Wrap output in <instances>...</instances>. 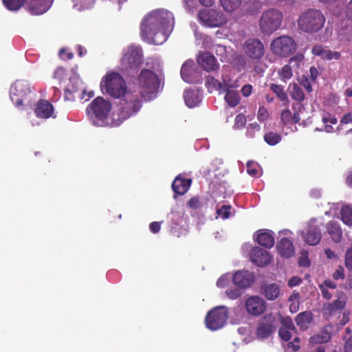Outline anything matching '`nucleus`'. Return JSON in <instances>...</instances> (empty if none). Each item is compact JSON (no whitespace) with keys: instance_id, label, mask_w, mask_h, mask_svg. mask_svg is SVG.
<instances>
[{"instance_id":"9d476101","label":"nucleus","mask_w":352,"mask_h":352,"mask_svg":"<svg viewBox=\"0 0 352 352\" xmlns=\"http://www.w3.org/2000/svg\"><path fill=\"white\" fill-rule=\"evenodd\" d=\"M143 62L142 48L139 45H131L123 50L121 67L123 70H135Z\"/></svg>"},{"instance_id":"5fc2aeb1","label":"nucleus","mask_w":352,"mask_h":352,"mask_svg":"<svg viewBox=\"0 0 352 352\" xmlns=\"http://www.w3.org/2000/svg\"><path fill=\"white\" fill-rule=\"evenodd\" d=\"M299 338L295 337L293 342H289L284 346L285 352H296L300 349Z\"/></svg>"},{"instance_id":"58836bf2","label":"nucleus","mask_w":352,"mask_h":352,"mask_svg":"<svg viewBox=\"0 0 352 352\" xmlns=\"http://www.w3.org/2000/svg\"><path fill=\"white\" fill-rule=\"evenodd\" d=\"M206 86L209 92L217 91L219 93H223L221 82L211 76L206 78Z\"/></svg>"},{"instance_id":"20e7f679","label":"nucleus","mask_w":352,"mask_h":352,"mask_svg":"<svg viewBox=\"0 0 352 352\" xmlns=\"http://www.w3.org/2000/svg\"><path fill=\"white\" fill-rule=\"evenodd\" d=\"M119 99L116 111L120 125L126 119L135 116L142 107L139 95L131 91L125 92Z\"/></svg>"},{"instance_id":"774afa93","label":"nucleus","mask_w":352,"mask_h":352,"mask_svg":"<svg viewBox=\"0 0 352 352\" xmlns=\"http://www.w3.org/2000/svg\"><path fill=\"white\" fill-rule=\"evenodd\" d=\"M335 280L343 279L344 278V268L340 266L333 274Z\"/></svg>"},{"instance_id":"3c124183","label":"nucleus","mask_w":352,"mask_h":352,"mask_svg":"<svg viewBox=\"0 0 352 352\" xmlns=\"http://www.w3.org/2000/svg\"><path fill=\"white\" fill-rule=\"evenodd\" d=\"M231 206L229 205H223L221 208H217V218L227 219L231 214Z\"/></svg>"},{"instance_id":"cd10ccee","label":"nucleus","mask_w":352,"mask_h":352,"mask_svg":"<svg viewBox=\"0 0 352 352\" xmlns=\"http://www.w3.org/2000/svg\"><path fill=\"white\" fill-rule=\"evenodd\" d=\"M199 65L206 71H214L219 68V65L214 56L208 52H204L197 56Z\"/></svg>"},{"instance_id":"5701e85b","label":"nucleus","mask_w":352,"mask_h":352,"mask_svg":"<svg viewBox=\"0 0 352 352\" xmlns=\"http://www.w3.org/2000/svg\"><path fill=\"white\" fill-rule=\"evenodd\" d=\"M312 54L316 56L320 57L327 61L337 60L340 57V53L329 50L327 47L321 45H316L312 47Z\"/></svg>"},{"instance_id":"6e6552de","label":"nucleus","mask_w":352,"mask_h":352,"mask_svg":"<svg viewBox=\"0 0 352 352\" xmlns=\"http://www.w3.org/2000/svg\"><path fill=\"white\" fill-rule=\"evenodd\" d=\"M283 20L282 11L277 8H269L260 17V30L265 35H270L281 27Z\"/></svg>"},{"instance_id":"9b49d317","label":"nucleus","mask_w":352,"mask_h":352,"mask_svg":"<svg viewBox=\"0 0 352 352\" xmlns=\"http://www.w3.org/2000/svg\"><path fill=\"white\" fill-rule=\"evenodd\" d=\"M323 222L316 218L310 219L306 227L298 232L302 240L309 245H316L322 239V228Z\"/></svg>"},{"instance_id":"4be33fe9","label":"nucleus","mask_w":352,"mask_h":352,"mask_svg":"<svg viewBox=\"0 0 352 352\" xmlns=\"http://www.w3.org/2000/svg\"><path fill=\"white\" fill-rule=\"evenodd\" d=\"M253 239L258 244L267 249L272 248L275 243L274 232L267 229H261L255 232Z\"/></svg>"},{"instance_id":"37998d69","label":"nucleus","mask_w":352,"mask_h":352,"mask_svg":"<svg viewBox=\"0 0 352 352\" xmlns=\"http://www.w3.org/2000/svg\"><path fill=\"white\" fill-rule=\"evenodd\" d=\"M220 3L225 11L232 12L240 7L241 0H220Z\"/></svg>"},{"instance_id":"79ce46f5","label":"nucleus","mask_w":352,"mask_h":352,"mask_svg":"<svg viewBox=\"0 0 352 352\" xmlns=\"http://www.w3.org/2000/svg\"><path fill=\"white\" fill-rule=\"evenodd\" d=\"M270 89L276 94L280 101L286 104L288 102V96L284 90V87L277 84H271Z\"/></svg>"},{"instance_id":"1a4fd4ad","label":"nucleus","mask_w":352,"mask_h":352,"mask_svg":"<svg viewBox=\"0 0 352 352\" xmlns=\"http://www.w3.org/2000/svg\"><path fill=\"white\" fill-rule=\"evenodd\" d=\"M4 6L10 11L19 10L26 0H2ZM30 11L32 14L39 15L46 12L52 6L54 0H28Z\"/></svg>"},{"instance_id":"423d86ee","label":"nucleus","mask_w":352,"mask_h":352,"mask_svg":"<svg viewBox=\"0 0 352 352\" xmlns=\"http://www.w3.org/2000/svg\"><path fill=\"white\" fill-rule=\"evenodd\" d=\"M100 88L102 92L115 98H120L128 91L123 77L114 72H108L102 78Z\"/></svg>"},{"instance_id":"f257e3e1","label":"nucleus","mask_w":352,"mask_h":352,"mask_svg":"<svg viewBox=\"0 0 352 352\" xmlns=\"http://www.w3.org/2000/svg\"><path fill=\"white\" fill-rule=\"evenodd\" d=\"M175 18L172 12L164 8L147 13L140 24L142 38L150 44L162 45L173 30Z\"/></svg>"},{"instance_id":"864d4df0","label":"nucleus","mask_w":352,"mask_h":352,"mask_svg":"<svg viewBox=\"0 0 352 352\" xmlns=\"http://www.w3.org/2000/svg\"><path fill=\"white\" fill-rule=\"evenodd\" d=\"M280 120L285 126L292 124V113L289 109H285L282 111Z\"/></svg>"},{"instance_id":"13d9d810","label":"nucleus","mask_w":352,"mask_h":352,"mask_svg":"<svg viewBox=\"0 0 352 352\" xmlns=\"http://www.w3.org/2000/svg\"><path fill=\"white\" fill-rule=\"evenodd\" d=\"M269 118V113L267 109L261 106L258 108V114H257V119L261 122H265L267 121Z\"/></svg>"},{"instance_id":"6ab92c4d","label":"nucleus","mask_w":352,"mask_h":352,"mask_svg":"<svg viewBox=\"0 0 352 352\" xmlns=\"http://www.w3.org/2000/svg\"><path fill=\"white\" fill-rule=\"evenodd\" d=\"M246 311L254 316L261 315L266 309L265 300L259 296L248 297L245 302Z\"/></svg>"},{"instance_id":"09e8293b","label":"nucleus","mask_w":352,"mask_h":352,"mask_svg":"<svg viewBox=\"0 0 352 352\" xmlns=\"http://www.w3.org/2000/svg\"><path fill=\"white\" fill-rule=\"evenodd\" d=\"M299 293L294 292L289 297V310L292 313H296L299 309Z\"/></svg>"},{"instance_id":"6e6d98bb","label":"nucleus","mask_w":352,"mask_h":352,"mask_svg":"<svg viewBox=\"0 0 352 352\" xmlns=\"http://www.w3.org/2000/svg\"><path fill=\"white\" fill-rule=\"evenodd\" d=\"M261 130V126L257 122H253L250 124L247 127L246 137L248 138H253L255 136V133Z\"/></svg>"},{"instance_id":"bb28decb","label":"nucleus","mask_w":352,"mask_h":352,"mask_svg":"<svg viewBox=\"0 0 352 352\" xmlns=\"http://www.w3.org/2000/svg\"><path fill=\"white\" fill-rule=\"evenodd\" d=\"M278 253L283 258H290L294 255L295 248L292 240L283 237L276 244Z\"/></svg>"},{"instance_id":"2f4dec72","label":"nucleus","mask_w":352,"mask_h":352,"mask_svg":"<svg viewBox=\"0 0 352 352\" xmlns=\"http://www.w3.org/2000/svg\"><path fill=\"white\" fill-rule=\"evenodd\" d=\"M191 185V179L183 177L181 175L177 176L172 183V188L175 194L184 195Z\"/></svg>"},{"instance_id":"bf43d9fd","label":"nucleus","mask_w":352,"mask_h":352,"mask_svg":"<svg viewBox=\"0 0 352 352\" xmlns=\"http://www.w3.org/2000/svg\"><path fill=\"white\" fill-rule=\"evenodd\" d=\"M246 123V118L243 114H239L236 116L234 124V129H238L245 126Z\"/></svg>"},{"instance_id":"0e129e2a","label":"nucleus","mask_w":352,"mask_h":352,"mask_svg":"<svg viewBox=\"0 0 352 352\" xmlns=\"http://www.w3.org/2000/svg\"><path fill=\"white\" fill-rule=\"evenodd\" d=\"M58 55L63 60H70L74 57L73 53L71 52H67V49L65 48L60 49Z\"/></svg>"},{"instance_id":"e433bc0d","label":"nucleus","mask_w":352,"mask_h":352,"mask_svg":"<svg viewBox=\"0 0 352 352\" xmlns=\"http://www.w3.org/2000/svg\"><path fill=\"white\" fill-rule=\"evenodd\" d=\"M265 296L269 300H276L279 295V286L276 283H271L265 286L264 289Z\"/></svg>"},{"instance_id":"4c0bfd02","label":"nucleus","mask_w":352,"mask_h":352,"mask_svg":"<svg viewBox=\"0 0 352 352\" xmlns=\"http://www.w3.org/2000/svg\"><path fill=\"white\" fill-rule=\"evenodd\" d=\"M225 92H226V94L224 98L228 104L231 107H236L241 100L239 93L236 91L230 89H228Z\"/></svg>"},{"instance_id":"f3484780","label":"nucleus","mask_w":352,"mask_h":352,"mask_svg":"<svg viewBox=\"0 0 352 352\" xmlns=\"http://www.w3.org/2000/svg\"><path fill=\"white\" fill-rule=\"evenodd\" d=\"M244 54L252 60H260L264 55L263 43L256 38H248L243 45Z\"/></svg>"},{"instance_id":"4468645a","label":"nucleus","mask_w":352,"mask_h":352,"mask_svg":"<svg viewBox=\"0 0 352 352\" xmlns=\"http://www.w3.org/2000/svg\"><path fill=\"white\" fill-rule=\"evenodd\" d=\"M270 50L277 56L287 57L296 51V43L291 36L283 35L272 41Z\"/></svg>"},{"instance_id":"f704fd0d","label":"nucleus","mask_w":352,"mask_h":352,"mask_svg":"<svg viewBox=\"0 0 352 352\" xmlns=\"http://www.w3.org/2000/svg\"><path fill=\"white\" fill-rule=\"evenodd\" d=\"M212 50L214 52L217 56L219 57L221 61H228L229 57L232 54V50L230 47H226L224 45L215 44L212 47Z\"/></svg>"},{"instance_id":"aec40b11","label":"nucleus","mask_w":352,"mask_h":352,"mask_svg":"<svg viewBox=\"0 0 352 352\" xmlns=\"http://www.w3.org/2000/svg\"><path fill=\"white\" fill-rule=\"evenodd\" d=\"M335 296L337 299L331 303H328L324 307V314L327 316H336L340 314L346 305V295L342 291H336Z\"/></svg>"},{"instance_id":"69168bd1","label":"nucleus","mask_w":352,"mask_h":352,"mask_svg":"<svg viewBox=\"0 0 352 352\" xmlns=\"http://www.w3.org/2000/svg\"><path fill=\"white\" fill-rule=\"evenodd\" d=\"M161 224L162 222L160 221H153L149 225V229L151 232L153 234L158 233L161 229Z\"/></svg>"},{"instance_id":"c756f323","label":"nucleus","mask_w":352,"mask_h":352,"mask_svg":"<svg viewBox=\"0 0 352 352\" xmlns=\"http://www.w3.org/2000/svg\"><path fill=\"white\" fill-rule=\"evenodd\" d=\"M333 331V329L331 325L325 326L320 333L310 338L309 343L310 347H314L316 344L327 342L331 339Z\"/></svg>"},{"instance_id":"ea45409f","label":"nucleus","mask_w":352,"mask_h":352,"mask_svg":"<svg viewBox=\"0 0 352 352\" xmlns=\"http://www.w3.org/2000/svg\"><path fill=\"white\" fill-rule=\"evenodd\" d=\"M289 91L291 97L296 101H302L305 99V95L300 87L296 83H292L289 85Z\"/></svg>"},{"instance_id":"a19ab883","label":"nucleus","mask_w":352,"mask_h":352,"mask_svg":"<svg viewBox=\"0 0 352 352\" xmlns=\"http://www.w3.org/2000/svg\"><path fill=\"white\" fill-rule=\"evenodd\" d=\"M311 320V314L309 311H305L299 314L296 318V322L301 329H306Z\"/></svg>"},{"instance_id":"8fccbe9b","label":"nucleus","mask_w":352,"mask_h":352,"mask_svg":"<svg viewBox=\"0 0 352 352\" xmlns=\"http://www.w3.org/2000/svg\"><path fill=\"white\" fill-rule=\"evenodd\" d=\"M280 78L282 81L286 82L292 76V69L289 65H285L280 70L278 71Z\"/></svg>"},{"instance_id":"dca6fc26","label":"nucleus","mask_w":352,"mask_h":352,"mask_svg":"<svg viewBox=\"0 0 352 352\" xmlns=\"http://www.w3.org/2000/svg\"><path fill=\"white\" fill-rule=\"evenodd\" d=\"M325 214L331 217H338L346 226L352 228V205L332 204L330 209L325 212Z\"/></svg>"},{"instance_id":"338daca9","label":"nucleus","mask_w":352,"mask_h":352,"mask_svg":"<svg viewBox=\"0 0 352 352\" xmlns=\"http://www.w3.org/2000/svg\"><path fill=\"white\" fill-rule=\"evenodd\" d=\"M253 87L251 85L247 84L243 86L241 92L244 97H248L252 93Z\"/></svg>"},{"instance_id":"39448f33","label":"nucleus","mask_w":352,"mask_h":352,"mask_svg":"<svg viewBox=\"0 0 352 352\" xmlns=\"http://www.w3.org/2000/svg\"><path fill=\"white\" fill-rule=\"evenodd\" d=\"M138 83L142 97L146 101L155 99L161 91L158 76L153 71L143 69L138 76Z\"/></svg>"},{"instance_id":"c9c22d12","label":"nucleus","mask_w":352,"mask_h":352,"mask_svg":"<svg viewBox=\"0 0 352 352\" xmlns=\"http://www.w3.org/2000/svg\"><path fill=\"white\" fill-rule=\"evenodd\" d=\"M322 121L324 124V129L316 128L315 130L318 131H325L327 133H332L334 131L333 127L331 124H336L338 123V119L334 116L329 113L324 114L322 116Z\"/></svg>"},{"instance_id":"7ed1b4c3","label":"nucleus","mask_w":352,"mask_h":352,"mask_svg":"<svg viewBox=\"0 0 352 352\" xmlns=\"http://www.w3.org/2000/svg\"><path fill=\"white\" fill-rule=\"evenodd\" d=\"M10 98L18 109L32 107L36 99L34 87L26 80L19 79L13 82L10 87Z\"/></svg>"},{"instance_id":"052dcab7","label":"nucleus","mask_w":352,"mask_h":352,"mask_svg":"<svg viewBox=\"0 0 352 352\" xmlns=\"http://www.w3.org/2000/svg\"><path fill=\"white\" fill-rule=\"evenodd\" d=\"M298 264L300 267H307L310 265V261L309 258V254L307 252L304 251L301 253L300 257L298 261Z\"/></svg>"},{"instance_id":"a211bd4d","label":"nucleus","mask_w":352,"mask_h":352,"mask_svg":"<svg viewBox=\"0 0 352 352\" xmlns=\"http://www.w3.org/2000/svg\"><path fill=\"white\" fill-rule=\"evenodd\" d=\"M243 247L250 248L249 257L256 265L263 267L271 263L272 256L267 250L258 246L252 247L251 245H245Z\"/></svg>"},{"instance_id":"c85d7f7f","label":"nucleus","mask_w":352,"mask_h":352,"mask_svg":"<svg viewBox=\"0 0 352 352\" xmlns=\"http://www.w3.org/2000/svg\"><path fill=\"white\" fill-rule=\"evenodd\" d=\"M273 331V325L270 316H265L258 322L256 329V336L258 339L263 340L268 338Z\"/></svg>"},{"instance_id":"e2e57ef3","label":"nucleus","mask_w":352,"mask_h":352,"mask_svg":"<svg viewBox=\"0 0 352 352\" xmlns=\"http://www.w3.org/2000/svg\"><path fill=\"white\" fill-rule=\"evenodd\" d=\"M186 9L188 10L189 12H193L194 10L197 8V1L196 0H184Z\"/></svg>"},{"instance_id":"4d7b16f0","label":"nucleus","mask_w":352,"mask_h":352,"mask_svg":"<svg viewBox=\"0 0 352 352\" xmlns=\"http://www.w3.org/2000/svg\"><path fill=\"white\" fill-rule=\"evenodd\" d=\"M241 289L239 287L228 288L226 291V295L229 299L236 300L238 298H239L242 294Z\"/></svg>"},{"instance_id":"f8f14e48","label":"nucleus","mask_w":352,"mask_h":352,"mask_svg":"<svg viewBox=\"0 0 352 352\" xmlns=\"http://www.w3.org/2000/svg\"><path fill=\"white\" fill-rule=\"evenodd\" d=\"M94 96L93 91L87 92L82 81L77 77L70 78L69 83L65 88V100L72 101L76 99L87 101Z\"/></svg>"},{"instance_id":"ddd939ff","label":"nucleus","mask_w":352,"mask_h":352,"mask_svg":"<svg viewBox=\"0 0 352 352\" xmlns=\"http://www.w3.org/2000/svg\"><path fill=\"white\" fill-rule=\"evenodd\" d=\"M228 318V309L226 306H217L207 314L205 318L206 326L212 331L223 328Z\"/></svg>"},{"instance_id":"72a5a7b5","label":"nucleus","mask_w":352,"mask_h":352,"mask_svg":"<svg viewBox=\"0 0 352 352\" xmlns=\"http://www.w3.org/2000/svg\"><path fill=\"white\" fill-rule=\"evenodd\" d=\"M194 62L192 60L186 61L181 68V76L182 79L188 83H193L195 79L193 78Z\"/></svg>"},{"instance_id":"473e14b6","label":"nucleus","mask_w":352,"mask_h":352,"mask_svg":"<svg viewBox=\"0 0 352 352\" xmlns=\"http://www.w3.org/2000/svg\"><path fill=\"white\" fill-rule=\"evenodd\" d=\"M327 230L335 243H340L342 238V230L338 221H331L327 224Z\"/></svg>"},{"instance_id":"f03ea898","label":"nucleus","mask_w":352,"mask_h":352,"mask_svg":"<svg viewBox=\"0 0 352 352\" xmlns=\"http://www.w3.org/2000/svg\"><path fill=\"white\" fill-rule=\"evenodd\" d=\"M112 106L109 101L102 97L95 98L87 107L86 111L89 120L96 126H118L116 109L111 113Z\"/></svg>"},{"instance_id":"de8ad7c7","label":"nucleus","mask_w":352,"mask_h":352,"mask_svg":"<svg viewBox=\"0 0 352 352\" xmlns=\"http://www.w3.org/2000/svg\"><path fill=\"white\" fill-rule=\"evenodd\" d=\"M222 88L223 91L225 92L228 89L235 88L239 86L236 81L232 80V79L230 78V76L226 74H222Z\"/></svg>"},{"instance_id":"393cba45","label":"nucleus","mask_w":352,"mask_h":352,"mask_svg":"<svg viewBox=\"0 0 352 352\" xmlns=\"http://www.w3.org/2000/svg\"><path fill=\"white\" fill-rule=\"evenodd\" d=\"M34 113L36 117L39 118H55L54 107L47 100L39 101L36 104Z\"/></svg>"},{"instance_id":"a18cd8bd","label":"nucleus","mask_w":352,"mask_h":352,"mask_svg":"<svg viewBox=\"0 0 352 352\" xmlns=\"http://www.w3.org/2000/svg\"><path fill=\"white\" fill-rule=\"evenodd\" d=\"M247 173L252 177H257L261 175V167L259 164L254 161H249L247 163Z\"/></svg>"},{"instance_id":"b1692460","label":"nucleus","mask_w":352,"mask_h":352,"mask_svg":"<svg viewBox=\"0 0 352 352\" xmlns=\"http://www.w3.org/2000/svg\"><path fill=\"white\" fill-rule=\"evenodd\" d=\"M212 204L213 200L212 199L204 197H194L188 203V206L191 209L201 213L206 212L207 209L212 206Z\"/></svg>"},{"instance_id":"c03bdc74","label":"nucleus","mask_w":352,"mask_h":352,"mask_svg":"<svg viewBox=\"0 0 352 352\" xmlns=\"http://www.w3.org/2000/svg\"><path fill=\"white\" fill-rule=\"evenodd\" d=\"M264 140L267 144L275 146L281 141V135L278 133L269 132L264 135Z\"/></svg>"},{"instance_id":"0eeeda50","label":"nucleus","mask_w":352,"mask_h":352,"mask_svg":"<svg viewBox=\"0 0 352 352\" xmlns=\"http://www.w3.org/2000/svg\"><path fill=\"white\" fill-rule=\"evenodd\" d=\"M325 20V17L320 10L310 8L300 15L298 25L302 32L314 33L323 28Z\"/></svg>"},{"instance_id":"7c9ffc66","label":"nucleus","mask_w":352,"mask_h":352,"mask_svg":"<svg viewBox=\"0 0 352 352\" xmlns=\"http://www.w3.org/2000/svg\"><path fill=\"white\" fill-rule=\"evenodd\" d=\"M185 104L189 108L198 106L202 100V94L199 89H187L184 93Z\"/></svg>"},{"instance_id":"49530a36","label":"nucleus","mask_w":352,"mask_h":352,"mask_svg":"<svg viewBox=\"0 0 352 352\" xmlns=\"http://www.w3.org/2000/svg\"><path fill=\"white\" fill-rule=\"evenodd\" d=\"M74 7L78 10L89 9L93 7L95 0H72Z\"/></svg>"},{"instance_id":"603ef678","label":"nucleus","mask_w":352,"mask_h":352,"mask_svg":"<svg viewBox=\"0 0 352 352\" xmlns=\"http://www.w3.org/2000/svg\"><path fill=\"white\" fill-rule=\"evenodd\" d=\"M231 280H232V274L226 273L218 278L216 285L219 288H223L229 285Z\"/></svg>"},{"instance_id":"412c9836","label":"nucleus","mask_w":352,"mask_h":352,"mask_svg":"<svg viewBox=\"0 0 352 352\" xmlns=\"http://www.w3.org/2000/svg\"><path fill=\"white\" fill-rule=\"evenodd\" d=\"M254 279V273L248 270H238L232 274L233 284L241 289L250 287Z\"/></svg>"},{"instance_id":"a878e982","label":"nucleus","mask_w":352,"mask_h":352,"mask_svg":"<svg viewBox=\"0 0 352 352\" xmlns=\"http://www.w3.org/2000/svg\"><path fill=\"white\" fill-rule=\"evenodd\" d=\"M296 333V329L291 318L285 317L281 320V327L278 334L283 340L288 341Z\"/></svg>"},{"instance_id":"2eb2a0df","label":"nucleus","mask_w":352,"mask_h":352,"mask_svg":"<svg viewBox=\"0 0 352 352\" xmlns=\"http://www.w3.org/2000/svg\"><path fill=\"white\" fill-rule=\"evenodd\" d=\"M198 18L201 23L210 28L219 27L226 23L225 15L221 11L215 9L201 10Z\"/></svg>"},{"instance_id":"680f3d73","label":"nucleus","mask_w":352,"mask_h":352,"mask_svg":"<svg viewBox=\"0 0 352 352\" xmlns=\"http://www.w3.org/2000/svg\"><path fill=\"white\" fill-rule=\"evenodd\" d=\"M66 76V70L63 67H58L54 72L53 77L61 82Z\"/></svg>"}]
</instances>
